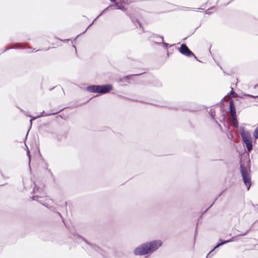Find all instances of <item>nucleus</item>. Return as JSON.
Segmentation results:
<instances>
[{"mask_svg":"<svg viewBox=\"0 0 258 258\" xmlns=\"http://www.w3.org/2000/svg\"><path fill=\"white\" fill-rule=\"evenodd\" d=\"M101 14L97 16V17L98 18L100 16Z\"/></svg>","mask_w":258,"mask_h":258,"instance_id":"a19ab883","label":"nucleus"},{"mask_svg":"<svg viewBox=\"0 0 258 258\" xmlns=\"http://www.w3.org/2000/svg\"><path fill=\"white\" fill-rule=\"evenodd\" d=\"M243 142L245 144L247 148V151L248 152H250L252 149V144L251 139L243 141Z\"/></svg>","mask_w":258,"mask_h":258,"instance_id":"ddd939ff","label":"nucleus"},{"mask_svg":"<svg viewBox=\"0 0 258 258\" xmlns=\"http://www.w3.org/2000/svg\"><path fill=\"white\" fill-rule=\"evenodd\" d=\"M82 238V237H81ZM82 240L85 242L86 246H85V247L87 249L88 248L90 247L91 249H95V246L94 245H92V244L89 243L87 240H86L85 239L82 238Z\"/></svg>","mask_w":258,"mask_h":258,"instance_id":"dca6fc26","label":"nucleus"},{"mask_svg":"<svg viewBox=\"0 0 258 258\" xmlns=\"http://www.w3.org/2000/svg\"><path fill=\"white\" fill-rule=\"evenodd\" d=\"M214 7H212L210 9H208L205 12V13L208 15L211 14L212 12L211 11V10L214 9Z\"/></svg>","mask_w":258,"mask_h":258,"instance_id":"412c9836","label":"nucleus"},{"mask_svg":"<svg viewBox=\"0 0 258 258\" xmlns=\"http://www.w3.org/2000/svg\"><path fill=\"white\" fill-rule=\"evenodd\" d=\"M106 250L102 249L98 246V258H107Z\"/></svg>","mask_w":258,"mask_h":258,"instance_id":"9d476101","label":"nucleus"},{"mask_svg":"<svg viewBox=\"0 0 258 258\" xmlns=\"http://www.w3.org/2000/svg\"><path fill=\"white\" fill-rule=\"evenodd\" d=\"M186 39V38H184L183 39V40H185Z\"/></svg>","mask_w":258,"mask_h":258,"instance_id":"79ce46f5","label":"nucleus"},{"mask_svg":"<svg viewBox=\"0 0 258 258\" xmlns=\"http://www.w3.org/2000/svg\"><path fill=\"white\" fill-rule=\"evenodd\" d=\"M174 44L171 45L170 46H173Z\"/></svg>","mask_w":258,"mask_h":258,"instance_id":"37998d69","label":"nucleus"},{"mask_svg":"<svg viewBox=\"0 0 258 258\" xmlns=\"http://www.w3.org/2000/svg\"><path fill=\"white\" fill-rule=\"evenodd\" d=\"M111 3L115 2V0H109Z\"/></svg>","mask_w":258,"mask_h":258,"instance_id":"f704fd0d","label":"nucleus"},{"mask_svg":"<svg viewBox=\"0 0 258 258\" xmlns=\"http://www.w3.org/2000/svg\"><path fill=\"white\" fill-rule=\"evenodd\" d=\"M138 23L139 24V25L140 27L141 28L142 27L141 23L140 22H139V21H138Z\"/></svg>","mask_w":258,"mask_h":258,"instance_id":"72a5a7b5","label":"nucleus"},{"mask_svg":"<svg viewBox=\"0 0 258 258\" xmlns=\"http://www.w3.org/2000/svg\"><path fill=\"white\" fill-rule=\"evenodd\" d=\"M253 226V224H252V225H251V226L250 227L251 228V227H252V226Z\"/></svg>","mask_w":258,"mask_h":258,"instance_id":"c03bdc74","label":"nucleus"},{"mask_svg":"<svg viewBox=\"0 0 258 258\" xmlns=\"http://www.w3.org/2000/svg\"><path fill=\"white\" fill-rule=\"evenodd\" d=\"M57 214H58V215L59 216H61V215H60V214L59 213H58H58H57Z\"/></svg>","mask_w":258,"mask_h":258,"instance_id":"e433bc0d","label":"nucleus"},{"mask_svg":"<svg viewBox=\"0 0 258 258\" xmlns=\"http://www.w3.org/2000/svg\"><path fill=\"white\" fill-rule=\"evenodd\" d=\"M24 47L25 46L21 43H16L13 46L8 47L7 48H6L5 50V51H6V50H9L10 49H12V48H18V47Z\"/></svg>","mask_w":258,"mask_h":258,"instance_id":"f3484780","label":"nucleus"},{"mask_svg":"<svg viewBox=\"0 0 258 258\" xmlns=\"http://www.w3.org/2000/svg\"><path fill=\"white\" fill-rule=\"evenodd\" d=\"M251 229V227H250L249 229H248L246 231H245V232L244 233V234H245V235H246L248 232Z\"/></svg>","mask_w":258,"mask_h":258,"instance_id":"bb28decb","label":"nucleus"},{"mask_svg":"<svg viewBox=\"0 0 258 258\" xmlns=\"http://www.w3.org/2000/svg\"><path fill=\"white\" fill-rule=\"evenodd\" d=\"M230 94H233L234 95H233L234 97H235L237 95V94L235 92H234V91H233L232 90L230 91Z\"/></svg>","mask_w":258,"mask_h":258,"instance_id":"c85d7f7f","label":"nucleus"},{"mask_svg":"<svg viewBox=\"0 0 258 258\" xmlns=\"http://www.w3.org/2000/svg\"><path fill=\"white\" fill-rule=\"evenodd\" d=\"M214 202L213 203V204L212 205H211V206H210L209 208H210L211 206H212L213 204H214Z\"/></svg>","mask_w":258,"mask_h":258,"instance_id":"4c0bfd02","label":"nucleus"},{"mask_svg":"<svg viewBox=\"0 0 258 258\" xmlns=\"http://www.w3.org/2000/svg\"><path fill=\"white\" fill-rule=\"evenodd\" d=\"M233 117V126L235 127H238V121L236 118V115L234 116H232Z\"/></svg>","mask_w":258,"mask_h":258,"instance_id":"a211bd4d","label":"nucleus"},{"mask_svg":"<svg viewBox=\"0 0 258 258\" xmlns=\"http://www.w3.org/2000/svg\"><path fill=\"white\" fill-rule=\"evenodd\" d=\"M251 229V227H250L249 229H248L246 231H245V232L244 233V234H245V235H246L248 232Z\"/></svg>","mask_w":258,"mask_h":258,"instance_id":"cd10ccee","label":"nucleus"},{"mask_svg":"<svg viewBox=\"0 0 258 258\" xmlns=\"http://www.w3.org/2000/svg\"><path fill=\"white\" fill-rule=\"evenodd\" d=\"M156 86L157 87H160L162 86V83L160 82H158L157 84V85H156Z\"/></svg>","mask_w":258,"mask_h":258,"instance_id":"c756f323","label":"nucleus"},{"mask_svg":"<svg viewBox=\"0 0 258 258\" xmlns=\"http://www.w3.org/2000/svg\"><path fill=\"white\" fill-rule=\"evenodd\" d=\"M258 86V84L257 85H255V88H256Z\"/></svg>","mask_w":258,"mask_h":258,"instance_id":"58836bf2","label":"nucleus"},{"mask_svg":"<svg viewBox=\"0 0 258 258\" xmlns=\"http://www.w3.org/2000/svg\"><path fill=\"white\" fill-rule=\"evenodd\" d=\"M156 37H159L161 39L162 42H154V43L158 45L162 44L164 46L165 48L166 49H167L168 47L169 46V44L166 42H164V37L162 36H159L158 34H153L152 35V36H151V37H152V38H155Z\"/></svg>","mask_w":258,"mask_h":258,"instance_id":"6e6552de","label":"nucleus"},{"mask_svg":"<svg viewBox=\"0 0 258 258\" xmlns=\"http://www.w3.org/2000/svg\"><path fill=\"white\" fill-rule=\"evenodd\" d=\"M33 192L36 194L35 196H33L31 198L33 200L37 201L45 207L49 208V203L52 202L51 199H45V201L38 200L39 198H42L45 195V193L44 192L43 189L42 188L36 187V184H35V186L33 188Z\"/></svg>","mask_w":258,"mask_h":258,"instance_id":"7ed1b4c3","label":"nucleus"},{"mask_svg":"<svg viewBox=\"0 0 258 258\" xmlns=\"http://www.w3.org/2000/svg\"><path fill=\"white\" fill-rule=\"evenodd\" d=\"M240 133L243 142L251 139L249 132L245 131L243 126L240 127Z\"/></svg>","mask_w":258,"mask_h":258,"instance_id":"0eeeda50","label":"nucleus"},{"mask_svg":"<svg viewBox=\"0 0 258 258\" xmlns=\"http://www.w3.org/2000/svg\"><path fill=\"white\" fill-rule=\"evenodd\" d=\"M87 90L90 92H97V86L96 85H92L87 87Z\"/></svg>","mask_w":258,"mask_h":258,"instance_id":"2eb2a0df","label":"nucleus"},{"mask_svg":"<svg viewBox=\"0 0 258 258\" xmlns=\"http://www.w3.org/2000/svg\"><path fill=\"white\" fill-rule=\"evenodd\" d=\"M59 40H60V41H62V42H68V41H69V39H64V40H61V39H59Z\"/></svg>","mask_w":258,"mask_h":258,"instance_id":"7c9ffc66","label":"nucleus"},{"mask_svg":"<svg viewBox=\"0 0 258 258\" xmlns=\"http://www.w3.org/2000/svg\"><path fill=\"white\" fill-rule=\"evenodd\" d=\"M59 112L58 111H56V112H52V113H47V114L46 115H43V113H44V111H43L42 113H41V114L39 115H38L37 116H36V117H31V119H30V125H32V120H35L36 119V118H38V117H40L42 116H47V115H53V114H55L56 113H57L58 112Z\"/></svg>","mask_w":258,"mask_h":258,"instance_id":"4468645a","label":"nucleus"},{"mask_svg":"<svg viewBox=\"0 0 258 258\" xmlns=\"http://www.w3.org/2000/svg\"><path fill=\"white\" fill-rule=\"evenodd\" d=\"M73 47L75 48V50H76V52H77V49H76V47L75 46H73Z\"/></svg>","mask_w":258,"mask_h":258,"instance_id":"c9c22d12","label":"nucleus"},{"mask_svg":"<svg viewBox=\"0 0 258 258\" xmlns=\"http://www.w3.org/2000/svg\"><path fill=\"white\" fill-rule=\"evenodd\" d=\"M27 154L29 157V162H30V152L29 150L27 151Z\"/></svg>","mask_w":258,"mask_h":258,"instance_id":"a878e982","label":"nucleus"},{"mask_svg":"<svg viewBox=\"0 0 258 258\" xmlns=\"http://www.w3.org/2000/svg\"><path fill=\"white\" fill-rule=\"evenodd\" d=\"M162 244L160 240H154L143 243L136 247L133 253L136 256H142L153 253Z\"/></svg>","mask_w":258,"mask_h":258,"instance_id":"f257e3e1","label":"nucleus"},{"mask_svg":"<svg viewBox=\"0 0 258 258\" xmlns=\"http://www.w3.org/2000/svg\"><path fill=\"white\" fill-rule=\"evenodd\" d=\"M209 113L212 116V117H214V114L215 113V110L213 109H211Z\"/></svg>","mask_w":258,"mask_h":258,"instance_id":"aec40b11","label":"nucleus"},{"mask_svg":"<svg viewBox=\"0 0 258 258\" xmlns=\"http://www.w3.org/2000/svg\"><path fill=\"white\" fill-rule=\"evenodd\" d=\"M119 5L121 6L122 4H125V0H120L119 2Z\"/></svg>","mask_w":258,"mask_h":258,"instance_id":"393cba45","label":"nucleus"},{"mask_svg":"<svg viewBox=\"0 0 258 258\" xmlns=\"http://www.w3.org/2000/svg\"><path fill=\"white\" fill-rule=\"evenodd\" d=\"M119 8L120 9H119L118 10H120L123 12H125L126 11V8L122 6H119Z\"/></svg>","mask_w":258,"mask_h":258,"instance_id":"b1692460","label":"nucleus"},{"mask_svg":"<svg viewBox=\"0 0 258 258\" xmlns=\"http://www.w3.org/2000/svg\"><path fill=\"white\" fill-rule=\"evenodd\" d=\"M96 19H97V18H95V19L94 20L93 22H94Z\"/></svg>","mask_w":258,"mask_h":258,"instance_id":"ea45409f","label":"nucleus"},{"mask_svg":"<svg viewBox=\"0 0 258 258\" xmlns=\"http://www.w3.org/2000/svg\"><path fill=\"white\" fill-rule=\"evenodd\" d=\"M229 111L231 113L232 116L236 115L235 107L234 102L233 100H231L229 102Z\"/></svg>","mask_w":258,"mask_h":258,"instance_id":"9b49d317","label":"nucleus"},{"mask_svg":"<svg viewBox=\"0 0 258 258\" xmlns=\"http://www.w3.org/2000/svg\"><path fill=\"white\" fill-rule=\"evenodd\" d=\"M253 226V224H252V225H251V226L250 227L251 228V227H252V226Z\"/></svg>","mask_w":258,"mask_h":258,"instance_id":"a18cd8bd","label":"nucleus"},{"mask_svg":"<svg viewBox=\"0 0 258 258\" xmlns=\"http://www.w3.org/2000/svg\"><path fill=\"white\" fill-rule=\"evenodd\" d=\"M178 50L180 53L182 54L185 55L188 57L194 56L195 58L200 61L197 57V56L194 54V53L189 49V48L186 46L185 44H182L179 48H178Z\"/></svg>","mask_w":258,"mask_h":258,"instance_id":"20e7f679","label":"nucleus"},{"mask_svg":"<svg viewBox=\"0 0 258 258\" xmlns=\"http://www.w3.org/2000/svg\"><path fill=\"white\" fill-rule=\"evenodd\" d=\"M245 236V234L243 233H241V234H240L237 235V236Z\"/></svg>","mask_w":258,"mask_h":258,"instance_id":"473e14b6","label":"nucleus"},{"mask_svg":"<svg viewBox=\"0 0 258 258\" xmlns=\"http://www.w3.org/2000/svg\"><path fill=\"white\" fill-rule=\"evenodd\" d=\"M253 136L255 139H258V126L254 130Z\"/></svg>","mask_w":258,"mask_h":258,"instance_id":"6ab92c4d","label":"nucleus"},{"mask_svg":"<svg viewBox=\"0 0 258 258\" xmlns=\"http://www.w3.org/2000/svg\"><path fill=\"white\" fill-rule=\"evenodd\" d=\"M240 173L242 180L247 190H249L251 185V176L249 173L250 171V161L249 159L246 161V167H245L244 165L242 164L241 160L240 161Z\"/></svg>","mask_w":258,"mask_h":258,"instance_id":"f03ea898","label":"nucleus"},{"mask_svg":"<svg viewBox=\"0 0 258 258\" xmlns=\"http://www.w3.org/2000/svg\"><path fill=\"white\" fill-rule=\"evenodd\" d=\"M91 25L92 24H90L82 33H84Z\"/></svg>","mask_w":258,"mask_h":258,"instance_id":"2f4dec72","label":"nucleus"},{"mask_svg":"<svg viewBox=\"0 0 258 258\" xmlns=\"http://www.w3.org/2000/svg\"><path fill=\"white\" fill-rule=\"evenodd\" d=\"M142 73L138 74H135V75H127L125 76H124L122 78H120L118 80L119 82H126V83H130L129 79L130 78L133 76H139L141 75Z\"/></svg>","mask_w":258,"mask_h":258,"instance_id":"f8f14e48","label":"nucleus"},{"mask_svg":"<svg viewBox=\"0 0 258 258\" xmlns=\"http://www.w3.org/2000/svg\"><path fill=\"white\" fill-rule=\"evenodd\" d=\"M236 236H233L231 239L227 240H222L221 239H219L220 242H218L216 245L208 253L206 258H208L209 255L216 248L219 247L230 242L234 241L235 240Z\"/></svg>","mask_w":258,"mask_h":258,"instance_id":"423d86ee","label":"nucleus"},{"mask_svg":"<svg viewBox=\"0 0 258 258\" xmlns=\"http://www.w3.org/2000/svg\"><path fill=\"white\" fill-rule=\"evenodd\" d=\"M113 89V86L110 84L98 85V96L109 93Z\"/></svg>","mask_w":258,"mask_h":258,"instance_id":"39448f33","label":"nucleus"},{"mask_svg":"<svg viewBox=\"0 0 258 258\" xmlns=\"http://www.w3.org/2000/svg\"><path fill=\"white\" fill-rule=\"evenodd\" d=\"M245 95L247 96H248L249 97L252 98H258V96H253V95H250V94H245Z\"/></svg>","mask_w":258,"mask_h":258,"instance_id":"5701e85b","label":"nucleus"},{"mask_svg":"<svg viewBox=\"0 0 258 258\" xmlns=\"http://www.w3.org/2000/svg\"><path fill=\"white\" fill-rule=\"evenodd\" d=\"M20 110H21V111L22 112H23V113L25 115L28 116H29V117H32V116H31L30 115L28 114V112H27L25 111L24 110H23V109H20Z\"/></svg>","mask_w":258,"mask_h":258,"instance_id":"4be33fe9","label":"nucleus"},{"mask_svg":"<svg viewBox=\"0 0 258 258\" xmlns=\"http://www.w3.org/2000/svg\"><path fill=\"white\" fill-rule=\"evenodd\" d=\"M112 3H113V4L110 5L105 9H104L103 11L104 12L109 10H118L119 9H120V5H119V3L118 2H116L115 1V2Z\"/></svg>","mask_w":258,"mask_h":258,"instance_id":"1a4fd4ad","label":"nucleus"}]
</instances>
